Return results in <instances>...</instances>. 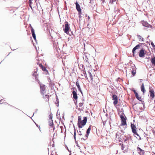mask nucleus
<instances>
[{
  "label": "nucleus",
  "mask_w": 155,
  "mask_h": 155,
  "mask_svg": "<svg viewBox=\"0 0 155 155\" xmlns=\"http://www.w3.org/2000/svg\"><path fill=\"white\" fill-rule=\"evenodd\" d=\"M41 92L42 95H43V102L44 103L47 102L49 101V93L46 92L45 91V85L43 84L40 85Z\"/></svg>",
  "instance_id": "1"
},
{
  "label": "nucleus",
  "mask_w": 155,
  "mask_h": 155,
  "mask_svg": "<svg viewBox=\"0 0 155 155\" xmlns=\"http://www.w3.org/2000/svg\"><path fill=\"white\" fill-rule=\"evenodd\" d=\"M88 73L90 77L91 81V83L93 85L95 86L97 85V84L99 83V80L97 76H93L90 72L88 71Z\"/></svg>",
  "instance_id": "2"
},
{
  "label": "nucleus",
  "mask_w": 155,
  "mask_h": 155,
  "mask_svg": "<svg viewBox=\"0 0 155 155\" xmlns=\"http://www.w3.org/2000/svg\"><path fill=\"white\" fill-rule=\"evenodd\" d=\"M87 118L86 117H84V119L81 120V116H79L78 117V125L79 128H82L85 125L87 122Z\"/></svg>",
  "instance_id": "3"
},
{
  "label": "nucleus",
  "mask_w": 155,
  "mask_h": 155,
  "mask_svg": "<svg viewBox=\"0 0 155 155\" xmlns=\"http://www.w3.org/2000/svg\"><path fill=\"white\" fill-rule=\"evenodd\" d=\"M119 114L121 120L120 126L127 125L126 120L127 118L124 113L123 111H121Z\"/></svg>",
  "instance_id": "4"
},
{
  "label": "nucleus",
  "mask_w": 155,
  "mask_h": 155,
  "mask_svg": "<svg viewBox=\"0 0 155 155\" xmlns=\"http://www.w3.org/2000/svg\"><path fill=\"white\" fill-rule=\"evenodd\" d=\"M131 127L132 129V132L135 135H137V136H139V135L137 133V128L136 126L133 124H131Z\"/></svg>",
  "instance_id": "5"
},
{
  "label": "nucleus",
  "mask_w": 155,
  "mask_h": 155,
  "mask_svg": "<svg viewBox=\"0 0 155 155\" xmlns=\"http://www.w3.org/2000/svg\"><path fill=\"white\" fill-rule=\"evenodd\" d=\"M65 23L66 24L65 25V28L64 29V32L68 34L69 33V30L70 28V27L68 22L66 21Z\"/></svg>",
  "instance_id": "6"
},
{
  "label": "nucleus",
  "mask_w": 155,
  "mask_h": 155,
  "mask_svg": "<svg viewBox=\"0 0 155 155\" xmlns=\"http://www.w3.org/2000/svg\"><path fill=\"white\" fill-rule=\"evenodd\" d=\"M76 5V8L78 12V15L80 16L81 14V9L80 6L79 5L78 3L77 2H76L75 3Z\"/></svg>",
  "instance_id": "7"
},
{
  "label": "nucleus",
  "mask_w": 155,
  "mask_h": 155,
  "mask_svg": "<svg viewBox=\"0 0 155 155\" xmlns=\"http://www.w3.org/2000/svg\"><path fill=\"white\" fill-rule=\"evenodd\" d=\"M112 99L114 100L113 104L115 106L118 103V98L117 96L115 95H113L112 96Z\"/></svg>",
  "instance_id": "8"
},
{
  "label": "nucleus",
  "mask_w": 155,
  "mask_h": 155,
  "mask_svg": "<svg viewBox=\"0 0 155 155\" xmlns=\"http://www.w3.org/2000/svg\"><path fill=\"white\" fill-rule=\"evenodd\" d=\"M141 44H140L138 45H137L132 50V53L133 56L134 57V54L135 51L137 49H138L140 48V46H141Z\"/></svg>",
  "instance_id": "9"
},
{
  "label": "nucleus",
  "mask_w": 155,
  "mask_h": 155,
  "mask_svg": "<svg viewBox=\"0 0 155 155\" xmlns=\"http://www.w3.org/2000/svg\"><path fill=\"white\" fill-rule=\"evenodd\" d=\"M137 150L138 153L140 154V155H143L145 153L144 150L141 149L139 147H137Z\"/></svg>",
  "instance_id": "10"
},
{
  "label": "nucleus",
  "mask_w": 155,
  "mask_h": 155,
  "mask_svg": "<svg viewBox=\"0 0 155 155\" xmlns=\"http://www.w3.org/2000/svg\"><path fill=\"white\" fill-rule=\"evenodd\" d=\"M144 51L145 50H144L143 48H142L140 51L139 54V56L140 57H142L144 56L145 54V53Z\"/></svg>",
  "instance_id": "11"
},
{
  "label": "nucleus",
  "mask_w": 155,
  "mask_h": 155,
  "mask_svg": "<svg viewBox=\"0 0 155 155\" xmlns=\"http://www.w3.org/2000/svg\"><path fill=\"white\" fill-rule=\"evenodd\" d=\"M72 94L73 95V97L74 99V100L77 101L78 98V97L77 96V93L76 91H72Z\"/></svg>",
  "instance_id": "12"
},
{
  "label": "nucleus",
  "mask_w": 155,
  "mask_h": 155,
  "mask_svg": "<svg viewBox=\"0 0 155 155\" xmlns=\"http://www.w3.org/2000/svg\"><path fill=\"white\" fill-rule=\"evenodd\" d=\"M149 92L150 97H152V98H154L155 96L154 90H149Z\"/></svg>",
  "instance_id": "13"
},
{
  "label": "nucleus",
  "mask_w": 155,
  "mask_h": 155,
  "mask_svg": "<svg viewBox=\"0 0 155 155\" xmlns=\"http://www.w3.org/2000/svg\"><path fill=\"white\" fill-rule=\"evenodd\" d=\"M49 125L51 126V127L53 128V130L54 131L55 129V127L54 126H53V123L52 120H49L48 122Z\"/></svg>",
  "instance_id": "14"
},
{
  "label": "nucleus",
  "mask_w": 155,
  "mask_h": 155,
  "mask_svg": "<svg viewBox=\"0 0 155 155\" xmlns=\"http://www.w3.org/2000/svg\"><path fill=\"white\" fill-rule=\"evenodd\" d=\"M141 23L144 26L149 28L150 26V25L146 21H141Z\"/></svg>",
  "instance_id": "15"
},
{
  "label": "nucleus",
  "mask_w": 155,
  "mask_h": 155,
  "mask_svg": "<svg viewBox=\"0 0 155 155\" xmlns=\"http://www.w3.org/2000/svg\"><path fill=\"white\" fill-rule=\"evenodd\" d=\"M31 31L32 34V37H33L35 41H36V37L35 34V32L34 29L33 28H32L31 30Z\"/></svg>",
  "instance_id": "16"
},
{
  "label": "nucleus",
  "mask_w": 155,
  "mask_h": 155,
  "mask_svg": "<svg viewBox=\"0 0 155 155\" xmlns=\"http://www.w3.org/2000/svg\"><path fill=\"white\" fill-rule=\"evenodd\" d=\"M91 125H90L87 130V132H86L87 134L86 135V139H87V138L88 136L89 135V134L90 133V131L91 130Z\"/></svg>",
  "instance_id": "17"
},
{
  "label": "nucleus",
  "mask_w": 155,
  "mask_h": 155,
  "mask_svg": "<svg viewBox=\"0 0 155 155\" xmlns=\"http://www.w3.org/2000/svg\"><path fill=\"white\" fill-rule=\"evenodd\" d=\"M141 90L143 93H144L146 91V90L144 88V86L143 83H142L141 85Z\"/></svg>",
  "instance_id": "18"
},
{
  "label": "nucleus",
  "mask_w": 155,
  "mask_h": 155,
  "mask_svg": "<svg viewBox=\"0 0 155 155\" xmlns=\"http://www.w3.org/2000/svg\"><path fill=\"white\" fill-rule=\"evenodd\" d=\"M33 76L35 78L36 80H37V78L38 77V74H37V71H35L34 72L33 74Z\"/></svg>",
  "instance_id": "19"
},
{
  "label": "nucleus",
  "mask_w": 155,
  "mask_h": 155,
  "mask_svg": "<svg viewBox=\"0 0 155 155\" xmlns=\"http://www.w3.org/2000/svg\"><path fill=\"white\" fill-rule=\"evenodd\" d=\"M151 61L152 64L155 66V57L152 58L151 59Z\"/></svg>",
  "instance_id": "20"
},
{
  "label": "nucleus",
  "mask_w": 155,
  "mask_h": 155,
  "mask_svg": "<svg viewBox=\"0 0 155 155\" xmlns=\"http://www.w3.org/2000/svg\"><path fill=\"white\" fill-rule=\"evenodd\" d=\"M76 85L77 86L79 90L81 92V90L80 87V86L78 81L76 82Z\"/></svg>",
  "instance_id": "21"
},
{
  "label": "nucleus",
  "mask_w": 155,
  "mask_h": 155,
  "mask_svg": "<svg viewBox=\"0 0 155 155\" xmlns=\"http://www.w3.org/2000/svg\"><path fill=\"white\" fill-rule=\"evenodd\" d=\"M135 97H136V98L139 101H142V99L141 97H139L138 94H137V95H135Z\"/></svg>",
  "instance_id": "22"
},
{
  "label": "nucleus",
  "mask_w": 155,
  "mask_h": 155,
  "mask_svg": "<svg viewBox=\"0 0 155 155\" xmlns=\"http://www.w3.org/2000/svg\"><path fill=\"white\" fill-rule=\"evenodd\" d=\"M136 72V70L135 68L134 69H133L132 71H131V73L133 76H134Z\"/></svg>",
  "instance_id": "23"
},
{
  "label": "nucleus",
  "mask_w": 155,
  "mask_h": 155,
  "mask_svg": "<svg viewBox=\"0 0 155 155\" xmlns=\"http://www.w3.org/2000/svg\"><path fill=\"white\" fill-rule=\"evenodd\" d=\"M84 104V102H82L80 103L79 104V106L80 107H81L82 108V107Z\"/></svg>",
  "instance_id": "24"
},
{
  "label": "nucleus",
  "mask_w": 155,
  "mask_h": 155,
  "mask_svg": "<svg viewBox=\"0 0 155 155\" xmlns=\"http://www.w3.org/2000/svg\"><path fill=\"white\" fill-rule=\"evenodd\" d=\"M83 74H84V77L86 78V79L87 80L88 79V78H87V74H86V72L85 71H83Z\"/></svg>",
  "instance_id": "25"
},
{
  "label": "nucleus",
  "mask_w": 155,
  "mask_h": 155,
  "mask_svg": "<svg viewBox=\"0 0 155 155\" xmlns=\"http://www.w3.org/2000/svg\"><path fill=\"white\" fill-rule=\"evenodd\" d=\"M116 0H110L109 3L110 4H113V2H115Z\"/></svg>",
  "instance_id": "26"
},
{
  "label": "nucleus",
  "mask_w": 155,
  "mask_h": 155,
  "mask_svg": "<svg viewBox=\"0 0 155 155\" xmlns=\"http://www.w3.org/2000/svg\"><path fill=\"white\" fill-rule=\"evenodd\" d=\"M151 44L152 45V46L153 47V48L154 49H155V45H154V43L153 42H151Z\"/></svg>",
  "instance_id": "27"
},
{
  "label": "nucleus",
  "mask_w": 155,
  "mask_h": 155,
  "mask_svg": "<svg viewBox=\"0 0 155 155\" xmlns=\"http://www.w3.org/2000/svg\"><path fill=\"white\" fill-rule=\"evenodd\" d=\"M41 69L42 70L45 71H46V69L45 67L43 66L41 68Z\"/></svg>",
  "instance_id": "28"
},
{
  "label": "nucleus",
  "mask_w": 155,
  "mask_h": 155,
  "mask_svg": "<svg viewBox=\"0 0 155 155\" xmlns=\"http://www.w3.org/2000/svg\"><path fill=\"white\" fill-rule=\"evenodd\" d=\"M32 0H29V6L31 8V4L32 3Z\"/></svg>",
  "instance_id": "29"
},
{
  "label": "nucleus",
  "mask_w": 155,
  "mask_h": 155,
  "mask_svg": "<svg viewBox=\"0 0 155 155\" xmlns=\"http://www.w3.org/2000/svg\"><path fill=\"white\" fill-rule=\"evenodd\" d=\"M133 92H134L135 95L138 94V93L136 92V91L134 90L133 91Z\"/></svg>",
  "instance_id": "30"
},
{
  "label": "nucleus",
  "mask_w": 155,
  "mask_h": 155,
  "mask_svg": "<svg viewBox=\"0 0 155 155\" xmlns=\"http://www.w3.org/2000/svg\"><path fill=\"white\" fill-rule=\"evenodd\" d=\"M52 116L51 115H50L49 120H52Z\"/></svg>",
  "instance_id": "31"
},
{
  "label": "nucleus",
  "mask_w": 155,
  "mask_h": 155,
  "mask_svg": "<svg viewBox=\"0 0 155 155\" xmlns=\"http://www.w3.org/2000/svg\"><path fill=\"white\" fill-rule=\"evenodd\" d=\"M39 66L41 68L43 66L42 64H39Z\"/></svg>",
  "instance_id": "32"
},
{
  "label": "nucleus",
  "mask_w": 155,
  "mask_h": 155,
  "mask_svg": "<svg viewBox=\"0 0 155 155\" xmlns=\"http://www.w3.org/2000/svg\"><path fill=\"white\" fill-rule=\"evenodd\" d=\"M75 135H76V130L75 129H74V138L75 137Z\"/></svg>",
  "instance_id": "33"
},
{
  "label": "nucleus",
  "mask_w": 155,
  "mask_h": 155,
  "mask_svg": "<svg viewBox=\"0 0 155 155\" xmlns=\"http://www.w3.org/2000/svg\"><path fill=\"white\" fill-rule=\"evenodd\" d=\"M124 147L123 146V144L122 146V147H121L122 150H124Z\"/></svg>",
  "instance_id": "34"
},
{
  "label": "nucleus",
  "mask_w": 155,
  "mask_h": 155,
  "mask_svg": "<svg viewBox=\"0 0 155 155\" xmlns=\"http://www.w3.org/2000/svg\"><path fill=\"white\" fill-rule=\"evenodd\" d=\"M101 0L102 3H104L105 0Z\"/></svg>",
  "instance_id": "35"
},
{
  "label": "nucleus",
  "mask_w": 155,
  "mask_h": 155,
  "mask_svg": "<svg viewBox=\"0 0 155 155\" xmlns=\"http://www.w3.org/2000/svg\"><path fill=\"white\" fill-rule=\"evenodd\" d=\"M36 124V125H37V126L39 128H40V126H38V125H37Z\"/></svg>",
  "instance_id": "36"
},
{
  "label": "nucleus",
  "mask_w": 155,
  "mask_h": 155,
  "mask_svg": "<svg viewBox=\"0 0 155 155\" xmlns=\"http://www.w3.org/2000/svg\"><path fill=\"white\" fill-rule=\"evenodd\" d=\"M7 104L8 105H9V106H11L12 107H13L12 106V105H9V104H8V103H7Z\"/></svg>",
  "instance_id": "37"
},
{
  "label": "nucleus",
  "mask_w": 155,
  "mask_h": 155,
  "mask_svg": "<svg viewBox=\"0 0 155 155\" xmlns=\"http://www.w3.org/2000/svg\"><path fill=\"white\" fill-rule=\"evenodd\" d=\"M140 82H141L143 80H142V79H140Z\"/></svg>",
  "instance_id": "38"
},
{
  "label": "nucleus",
  "mask_w": 155,
  "mask_h": 155,
  "mask_svg": "<svg viewBox=\"0 0 155 155\" xmlns=\"http://www.w3.org/2000/svg\"><path fill=\"white\" fill-rule=\"evenodd\" d=\"M153 133H155V131L154 130L153 131Z\"/></svg>",
  "instance_id": "39"
},
{
  "label": "nucleus",
  "mask_w": 155,
  "mask_h": 155,
  "mask_svg": "<svg viewBox=\"0 0 155 155\" xmlns=\"http://www.w3.org/2000/svg\"><path fill=\"white\" fill-rule=\"evenodd\" d=\"M51 155H52L51 154Z\"/></svg>",
  "instance_id": "40"
}]
</instances>
